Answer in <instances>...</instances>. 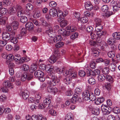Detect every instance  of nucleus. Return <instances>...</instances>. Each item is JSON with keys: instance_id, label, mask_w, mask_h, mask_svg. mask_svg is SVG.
I'll return each mask as SVG.
<instances>
[{"instance_id": "1", "label": "nucleus", "mask_w": 120, "mask_h": 120, "mask_svg": "<svg viewBox=\"0 0 120 120\" xmlns=\"http://www.w3.org/2000/svg\"><path fill=\"white\" fill-rule=\"evenodd\" d=\"M51 78L48 77H46V79L47 81V83L51 86H55L56 83L59 82L60 81L59 79L57 78L56 76L55 75L51 76Z\"/></svg>"}, {"instance_id": "2", "label": "nucleus", "mask_w": 120, "mask_h": 120, "mask_svg": "<svg viewBox=\"0 0 120 120\" xmlns=\"http://www.w3.org/2000/svg\"><path fill=\"white\" fill-rule=\"evenodd\" d=\"M54 67L53 66L50 64H48L46 65V71L48 74L45 77H49L51 78V76L54 75L53 72Z\"/></svg>"}, {"instance_id": "3", "label": "nucleus", "mask_w": 120, "mask_h": 120, "mask_svg": "<svg viewBox=\"0 0 120 120\" xmlns=\"http://www.w3.org/2000/svg\"><path fill=\"white\" fill-rule=\"evenodd\" d=\"M101 10L103 11L105 13V16L107 17L113 14V12L110 10L108 6L107 5H103L101 7Z\"/></svg>"}, {"instance_id": "4", "label": "nucleus", "mask_w": 120, "mask_h": 120, "mask_svg": "<svg viewBox=\"0 0 120 120\" xmlns=\"http://www.w3.org/2000/svg\"><path fill=\"white\" fill-rule=\"evenodd\" d=\"M95 28L97 35H104L106 34V33L105 32H104L101 30L103 28L101 24L96 25Z\"/></svg>"}, {"instance_id": "5", "label": "nucleus", "mask_w": 120, "mask_h": 120, "mask_svg": "<svg viewBox=\"0 0 120 120\" xmlns=\"http://www.w3.org/2000/svg\"><path fill=\"white\" fill-rule=\"evenodd\" d=\"M101 110L104 115H108L111 112L112 109L110 106L107 107L102 105L101 106Z\"/></svg>"}, {"instance_id": "6", "label": "nucleus", "mask_w": 120, "mask_h": 120, "mask_svg": "<svg viewBox=\"0 0 120 120\" xmlns=\"http://www.w3.org/2000/svg\"><path fill=\"white\" fill-rule=\"evenodd\" d=\"M14 32L13 31H11L10 32H5L3 33L2 35L3 39L7 41L10 40L11 36L13 35V33Z\"/></svg>"}, {"instance_id": "7", "label": "nucleus", "mask_w": 120, "mask_h": 120, "mask_svg": "<svg viewBox=\"0 0 120 120\" xmlns=\"http://www.w3.org/2000/svg\"><path fill=\"white\" fill-rule=\"evenodd\" d=\"M33 78V75L32 74L27 73H25L22 75L21 79L22 81H24L26 79L28 80H31Z\"/></svg>"}, {"instance_id": "8", "label": "nucleus", "mask_w": 120, "mask_h": 120, "mask_svg": "<svg viewBox=\"0 0 120 120\" xmlns=\"http://www.w3.org/2000/svg\"><path fill=\"white\" fill-rule=\"evenodd\" d=\"M59 33H60L61 35L64 37H66L69 36L70 33L68 31H67L64 29H59L58 31Z\"/></svg>"}, {"instance_id": "9", "label": "nucleus", "mask_w": 120, "mask_h": 120, "mask_svg": "<svg viewBox=\"0 0 120 120\" xmlns=\"http://www.w3.org/2000/svg\"><path fill=\"white\" fill-rule=\"evenodd\" d=\"M21 7L20 6H17L16 8L14 7L11 8H9L8 10V13L10 15H14L15 14L17 11V9L19 10L21 9Z\"/></svg>"}, {"instance_id": "10", "label": "nucleus", "mask_w": 120, "mask_h": 120, "mask_svg": "<svg viewBox=\"0 0 120 120\" xmlns=\"http://www.w3.org/2000/svg\"><path fill=\"white\" fill-rule=\"evenodd\" d=\"M72 100L73 101L72 102L73 103H75L76 102H80L82 101V99L80 96V95H77L76 94H74L72 98Z\"/></svg>"}, {"instance_id": "11", "label": "nucleus", "mask_w": 120, "mask_h": 120, "mask_svg": "<svg viewBox=\"0 0 120 120\" xmlns=\"http://www.w3.org/2000/svg\"><path fill=\"white\" fill-rule=\"evenodd\" d=\"M90 93L88 90L84 91L82 94L83 99L87 101L89 99V98Z\"/></svg>"}, {"instance_id": "12", "label": "nucleus", "mask_w": 120, "mask_h": 120, "mask_svg": "<svg viewBox=\"0 0 120 120\" xmlns=\"http://www.w3.org/2000/svg\"><path fill=\"white\" fill-rule=\"evenodd\" d=\"M44 75V73L40 70H37L34 73V75L37 78L42 77Z\"/></svg>"}, {"instance_id": "13", "label": "nucleus", "mask_w": 120, "mask_h": 120, "mask_svg": "<svg viewBox=\"0 0 120 120\" xmlns=\"http://www.w3.org/2000/svg\"><path fill=\"white\" fill-rule=\"evenodd\" d=\"M85 7L86 9L89 11H91L93 9V6L90 1H87L85 3Z\"/></svg>"}, {"instance_id": "14", "label": "nucleus", "mask_w": 120, "mask_h": 120, "mask_svg": "<svg viewBox=\"0 0 120 120\" xmlns=\"http://www.w3.org/2000/svg\"><path fill=\"white\" fill-rule=\"evenodd\" d=\"M65 28L66 30L69 32L70 33L75 31L76 30V27L74 26H68Z\"/></svg>"}, {"instance_id": "15", "label": "nucleus", "mask_w": 120, "mask_h": 120, "mask_svg": "<svg viewBox=\"0 0 120 120\" xmlns=\"http://www.w3.org/2000/svg\"><path fill=\"white\" fill-rule=\"evenodd\" d=\"M25 26L27 29L29 31H32L34 29V25L33 23L31 22H28L26 24Z\"/></svg>"}, {"instance_id": "16", "label": "nucleus", "mask_w": 120, "mask_h": 120, "mask_svg": "<svg viewBox=\"0 0 120 120\" xmlns=\"http://www.w3.org/2000/svg\"><path fill=\"white\" fill-rule=\"evenodd\" d=\"M120 8V2L118 1H116L115 4L113 6V10L114 12L116 11Z\"/></svg>"}, {"instance_id": "17", "label": "nucleus", "mask_w": 120, "mask_h": 120, "mask_svg": "<svg viewBox=\"0 0 120 120\" xmlns=\"http://www.w3.org/2000/svg\"><path fill=\"white\" fill-rule=\"evenodd\" d=\"M28 91L27 90H25L22 92L21 94L24 100H26L29 97Z\"/></svg>"}, {"instance_id": "18", "label": "nucleus", "mask_w": 120, "mask_h": 120, "mask_svg": "<svg viewBox=\"0 0 120 120\" xmlns=\"http://www.w3.org/2000/svg\"><path fill=\"white\" fill-rule=\"evenodd\" d=\"M49 15L53 17H54L57 15V10L55 8L51 9L49 11Z\"/></svg>"}, {"instance_id": "19", "label": "nucleus", "mask_w": 120, "mask_h": 120, "mask_svg": "<svg viewBox=\"0 0 120 120\" xmlns=\"http://www.w3.org/2000/svg\"><path fill=\"white\" fill-rule=\"evenodd\" d=\"M15 34V32L14 31L13 33V36H11L10 40V41L11 42L14 44H16L18 42L17 38H16Z\"/></svg>"}, {"instance_id": "20", "label": "nucleus", "mask_w": 120, "mask_h": 120, "mask_svg": "<svg viewBox=\"0 0 120 120\" xmlns=\"http://www.w3.org/2000/svg\"><path fill=\"white\" fill-rule=\"evenodd\" d=\"M58 21L59 22H60V25L63 28L67 24V21L66 20H63L62 19H60V18H59Z\"/></svg>"}, {"instance_id": "21", "label": "nucleus", "mask_w": 120, "mask_h": 120, "mask_svg": "<svg viewBox=\"0 0 120 120\" xmlns=\"http://www.w3.org/2000/svg\"><path fill=\"white\" fill-rule=\"evenodd\" d=\"M57 59V58L55 55H52L49 59V61L50 63L53 64L56 61Z\"/></svg>"}, {"instance_id": "22", "label": "nucleus", "mask_w": 120, "mask_h": 120, "mask_svg": "<svg viewBox=\"0 0 120 120\" xmlns=\"http://www.w3.org/2000/svg\"><path fill=\"white\" fill-rule=\"evenodd\" d=\"M100 111V109L98 108L95 107L92 109V113L94 115H98L99 114Z\"/></svg>"}, {"instance_id": "23", "label": "nucleus", "mask_w": 120, "mask_h": 120, "mask_svg": "<svg viewBox=\"0 0 120 120\" xmlns=\"http://www.w3.org/2000/svg\"><path fill=\"white\" fill-rule=\"evenodd\" d=\"M97 37L96 39V42L98 46H101L102 44V38L101 37L102 35H97Z\"/></svg>"}, {"instance_id": "24", "label": "nucleus", "mask_w": 120, "mask_h": 120, "mask_svg": "<svg viewBox=\"0 0 120 120\" xmlns=\"http://www.w3.org/2000/svg\"><path fill=\"white\" fill-rule=\"evenodd\" d=\"M46 33L47 34L49 37H53L54 35V33L52 28H50L48 30H47L46 31Z\"/></svg>"}, {"instance_id": "25", "label": "nucleus", "mask_w": 120, "mask_h": 120, "mask_svg": "<svg viewBox=\"0 0 120 120\" xmlns=\"http://www.w3.org/2000/svg\"><path fill=\"white\" fill-rule=\"evenodd\" d=\"M102 20L100 18L98 17H96L94 19V22L96 25L101 24Z\"/></svg>"}, {"instance_id": "26", "label": "nucleus", "mask_w": 120, "mask_h": 120, "mask_svg": "<svg viewBox=\"0 0 120 120\" xmlns=\"http://www.w3.org/2000/svg\"><path fill=\"white\" fill-rule=\"evenodd\" d=\"M70 75L71 79H76L77 78V74L75 71H71L70 73Z\"/></svg>"}, {"instance_id": "27", "label": "nucleus", "mask_w": 120, "mask_h": 120, "mask_svg": "<svg viewBox=\"0 0 120 120\" xmlns=\"http://www.w3.org/2000/svg\"><path fill=\"white\" fill-rule=\"evenodd\" d=\"M22 70L24 71L27 72L29 69V66L26 64H23L21 66Z\"/></svg>"}, {"instance_id": "28", "label": "nucleus", "mask_w": 120, "mask_h": 120, "mask_svg": "<svg viewBox=\"0 0 120 120\" xmlns=\"http://www.w3.org/2000/svg\"><path fill=\"white\" fill-rule=\"evenodd\" d=\"M105 79L106 80L110 83H112L113 82V78L109 75H107L105 76Z\"/></svg>"}, {"instance_id": "29", "label": "nucleus", "mask_w": 120, "mask_h": 120, "mask_svg": "<svg viewBox=\"0 0 120 120\" xmlns=\"http://www.w3.org/2000/svg\"><path fill=\"white\" fill-rule=\"evenodd\" d=\"M0 13L3 15H6L7 14L8 12V10L7 9L5 8H3L0 7Z\"/></svg>"}, {"instance_id": "30", "label": "nucleus", "mask_w": 120, "mask_h": 120, "mask_svg": "<svg viewBox=\"0 0 120 120\" xmlns=\"http://www.w3.org/2000/svg\"><path fill=\"white\" fill-rule=\"evenodd\" d=\"M115 40V39L113 37L109 38L107 40V43L109 45H110L112 44L113 43Z\"/></svg>"}, {"instance_id": "31", "label": "nucleus", "mask_w": 120, "mask_h": 120, "mask_svg": "<svg viewBox=\"0 0 120 120\" xmlns=\"http://www.w3.org/2000/svg\"><path fill=\"white\" fill-rule=\"evenodd\" d=\"M112 36L115 38L117 40L120 39V32H116L114 33L112 35Z\"/></svg>"}, {"instance_id": "32", "label": "nucleus", "mask_w": 120, "mask_h": 120, "mask_svg": "<svg viewBox=\"0 0 120 120\" xmlns=\"http://www.w3.org/2000/svg\"><path fill=\"white\" fill-rule=\"evenodd\" d=\"M100 50L97 48H95L93 49V53L95 54L94 56H99L100 52Z\"/></svg>"}, {"instance_id": "33", "label": "nucleus", "mask_w": 120, "mask_h": 120, "mask_svg": "<svg viewBox=\"0 0 120 120\" xmlns=\"http://www.w3.org/2000/svg\"><path fill=\"white\" fill-rule=\"evenodd\" d=\"M19 23L17 21L13 22L11 24V25L14 30H16L18 27Z\"/></svg>"}, {"instance_id": "34", "label": "nucleus", "mask_w": 120, "mask_h": 120, "mask_svg": "<svg viewBox=\"0 0 120 120\" xmlns=\"http://www.w3.org/2000/svg\"><path fill=\"white\" fill-rule=\"evenodd\" d=\"M37 66L36 64H32L30 69V73L34 72L37 69Z\"/></svg>"}, {"instance_id": "35", "label": "nucleus", "mask_w": 120, "mask_h": 120, "mask_svg": "<svg viewBox=\"0 0 120 120\" xmlns=\"http://www.w3.org/2000/svg\"><path fill=\"white\" fill-rule=\"evenodd\" d=\"M62 38L61 36L60 35H57L56 37L55 38L53 41L55 43H56L57 42H59L61 40Z\"/></svg>"}, {"instance_id": "36", "label": "nucleus", "mask_w": 120, "mask_h": 120, "mask_svg": "<svg viewBox=\"0 0 120 120\" xmlns=\"http://www.w3.org/2000/svg\"><path fill=\"white\" fill-rule=\"evenodd\" d=\"M115 52L112 51H111L107 53V55L110 58H113L115 56Z\"/></svg>"}, {"instance_id": "37", "label": "nucleus", "mask_w": 120, "mask_h": 120, "mask_svg": "<svg viewBox=\"0 0 120 120\" xmlns=\"http://www.w3.org/2000/svg\"><path fill=\"white\" fill-rule=\"evenodd\" d=\"M63 81L66 84H69L71 82L70 77L68 76L65 77Z\"/></svg>"}, {"instance_id": "38", "label": "nucleus", "mask_w": 120, "mask_h": 120, "mask_svg": "<svg viewBox=\"0 0 120 120\" xmlns=\"http://www.w3.org/2000/svg\"><path fill=\"white\" fill-rule=\"evenodd\" d=\"M78 33L77 32H75L73 33L70 36L71 39L74 40L77 38L78 36Z\"/></svg>"}, {"instance_id": "39", "label": "nucleus", "mask_w": 120, "mask_h": 120, "mask_svg": "<svg viewBox=\"0 0 120 120\" xmlns=\"http://www.w3.org/2000/svg\"><path fill=\"white\" fill-rule=\"evenodd\" d=\"M40 15V11H38L36 10L34 13L33 17L35 18H39Z\"/></svg>"}, {"instance_id": "40", "label": "nucleus", "mask_w": 120, "mask_h": 120, "mask_svg": "<svg viewBox=\"0 0 120 120\" xmlns=\"http://www.w3.org/2000/svg\"><path fill=\"white\" fill-rule=\"evenodd\" d=\"M105 76L102 74L99 75L98 76V80L100 82L104 81L105 80Z\"/></svg>"}, {"instance_id": "41", "label": "nucleus", "mask_w": 120, "mask_h": 120, "mask_svg": "<svg viewBox=\"0 0 120 120\" xmlns=\"http://www.w3.org/2000/svg\"><path fill=\"white\" fill-rule=\"evenodd\" d=\"M4 86L9 87L11 86V84L10 82L8 80L5 81L3 82Z\"/></svg>"}, {"instance_id": "42", "label": "nucleus", "mask_w": 120, "mask_h": 120, "mask_svg": "<svg viewBox=\"0 0 120 120\" xmlns=\"http://www.w3.org/2000/svg\"><path fill=\"white\" fill-rule=\"evenodd\" d=\"M88 83L91 85H93L96 83L95 80L93 78H90L88 80Z\"/></svg>"}, {"instance_id": "43", "label": "nucleus", "mask_w": 120, "mask_h": 120, "mask_svg": "<svg viewBox=\"0 0 120 120\" xmlns=\"http://www.w3.org/2000/svg\"><path fill=\"white\" fill-rule=\"evenodd\" d=\"M51 102V100L50 98H46L44 101V104L46 105H49L50 104Z\"/></svg>"}, {"instance_id": "44", "label": "nucleus", "mask_w": 120, "mask_h": 120, "mask_svg": "<svg viewBox=\"0 0 120 120\" xmlns=\"http://www.w3.org/2000/svg\"><path fill=\"white\" fill-rule=\"evenodd\" d=\"M109 69L108 68L105 67L102 70V72L105 75H104L106 76L109 73Z\"/></svg>"}, {"instance_id": "45", "label": "nucleus", "mask_w": 120, "mask_h": 120, "mask_svg": "<svg viewBox=\"0 0 120 120\" xmlns=\"http://www.w3.org/2000/svg\"><path fill=\"white\" fill-rule=\"evenodd\" d=\"M7 18L6 17H3L0 20V22L2 25H4L6 23V20H7Z\"/></svg>"}, {"instance_id": "46", "label": "nucleus", "mask_w": 120, "mask_h": 120, "mask_svg": "<svg viewBox=\"0 0 120 120\" xmlns=\"http://www.w3.org/2000/svg\"><path fill=\"white\" fill-rule=\"evenodd\" d=\"M14 56L12 54H9L6 57L7 59L9 60L10 61L14 60Z\"/></svg>"}, {"instance_id": "47", "label": "nucleus", "mask_w": 120, "mask_h": 120, "mask_svg": "<svg viewBox=\"0 0 120 120\" xmlns=\"http://www.w3.org/2000/svg\"><path fill=\"white\" fill-rule=\"evenodd\" d=\"M82 91V89L81 87H76L75 89V92L76 94L77 95L80 94Z\"/></svg>"}, {"instance_id": "48", "label": "nucleus", "mask_w": 120, "mask_h": 120, "mask_svg": "<svg viewBox=\"0 0 120 120\" xmlns=\"http://www.w3.org/2000/svg\"><path fill=\"white\" fill-rule=\"evenodd\" d=\"M96 97L93 93H90V95L89 98L90 100L93 101L95 100L96 99Z\"/></svg>"}, {"instance_id": "49", "label": "nucleus", "mask_w": 120, "mask_h": 120, "mask_svg": "<svg viewBox=\"0 0 120 120\" xmlns=\"http://www.w3.org/2000/svg\"><path fill=\"white\" fill-rule=\"evenodd\" d=\"M113 112L116 114H119L120 112V109L119 107H115L113 109Z\"/></svg>"}, {"instance_id": "50", "label": "nucleus", "mask_w": 120, "mask_h": 120, "mask_svg": "<svg viewBox=\"0 0 120 120\" xmlns=\"http://www.w3.org/2000/svg\"><path fill=\"white\" fill-rule=\"evenodd\" d=\"M79 76L81 77H84L86 74V72L83 70H80L78 72Z\"/></svg>"}, {"instance_id": "51", "label": "nucleus", "mask_w": 120, "mask_h": 120, "mask_svg": "<svg viewBox=\"0 0 120 120\" xmlns=\"http://www.w3.org/2000/svg\"><path fill=\"white\" fill-rule=\"evenodd\" d=\"M56 43V44L55 45L56 47L58 48L62 47L64 45V43L61 41L57 42Z\"/></svg>"}, {"instance_id": "52", "label": "nucleus", "mask_w": 120, "mask_h": 120, "mask_svg": "<svg viewBox=\"0 0 120 120\" xmlns=\"http://www.w3.org/2000/svg\"><path fill=\"white\" fill-rule=\"evenodd\" d=\"M3 5L6 6L9 5L11 3L10 0H3Z\"/></svg>"}, {"instance_id": "53", "label": "nucleus", "mask_w": 120, "mask_h": 120, "mask_svg": "<svg viewBox=\"0 0 120 120\" xmlns=\"http://www.w3.org/2000/svg\"><path fill=\"white\" fill-rule=\"evenodd\" d=\"M100 70L98 69H96L94 70L93 71L92 75L93 76H96V75H100Z\"/></svg>"}, {"instance_id": "54", "label": "nucleus", "mask_w": 120, "mask_h": 120, "mask_svg": "<svg viewBox=\"0 0 120 120\" xmlns=\"http://www.w3.org/2000/svg\"><path fill=\"white\" fill-rule=\"evenodd\" d=\"M26 9L29 11H31L32 10L33 7L31 4L28 3L26 5Z\"/></svg>"}, {"instance_id": "55", "label": "nucleus", "mask_w": 120, "mask_h": 120, "mask_svg": "<svg viewBox=\"0 0 120 120\" xmlns=\"http://www.w3.org/2000/svg\"><path fill=\"white\" fill-rule=\"evenodd\" d=\"M20 21L23 23H24L26 22L27 21V17L25 16H22L20 19Z\"/></svg>"}, {"instance_id": "56", "label": "nucleus", "mask_w": 120, "mask_h": 120, "mask_svg": "<svg viewBox=\"0 0 120 120\" xmlns=\"http://www.w3.org/2000/svg\"><path fill=\"white\" fill-rule=\"evenodd\" d=\"M7 43V41L6 40L3 39V40L0 41V45L2 47L6 45Z\"/></svg>"}, {"instance_id": "57", "label": "nucleus", "mask_w": 120, "mask_h": 120, "mask_svg": "<svg viewBox=\"0 0 120 120\" xmlns=\"http://www.w3.org/2000/svg\"><path fill=\"white\" fill-rule=\"evenodd\" d=\"M57 5L56 3L54 1H51L49 3V5L50 7L54 8Z\"/></svg>"}, {"instance_id": "58", "label": "nucleus", "mask_w": 120, "mask_h": 120, "mask_svg": "<svg viewBox=\"0 0 120 120\" xmlns=\"http://www.w3.org/2000/svg\"><path fill=\"white\" fill-rule=\"evenodd\" d=\"M65 120H73V119L70 114H67L65 116Z\"/></svg>"}, {"instance_id": "59", "label": "nucleus", "mask_w": 120, "mask_h": 120, "mask_svg": "<svg viewBox=\"0 0 120 120\" xmlns=\"http://www.w3.org/2000/svg\"><path fill=\"white\" fill-rule=\"evenodd\" d=\"M46 105L44 104L43 103H39L37 105V107L38 109H44L46 107Z\"/></svg>"}, {"instance_id": "60", "label": "nucleus", "mask_w": 120, "mask_h": 120, "mask_svg": "<svg viewBox=\"0 0 120 120\" xmlns=\"http://www.w3.org/2000/svg\"><path fill=\"white\" fill-rule=\"evenodd\" d=\"M86 73L87 74V75L88 76L91 75L93 73V71L91 69L88 68H86Z\"/></svg>"}, {"instance_id": "61", "label": "nucleus", "mask_w": 120, "mask_h": 120, "mask_svg": "<svg viewBox=\"0 0 120 120\" xmlns=\"http://www.w3.org/2000/svg\"><path fill=\"white\" fill-rule=\"evenodd\" d=\"M88 21V18L86 17H82L80 19L81 22L82 23H86Z\"/></svg>"}, {"instance_id": "62", "label": "nucleus", "mask_w": 120, "mask_h": 120, "mask_svg": "<svg viewBox=\"0 0 120 120\" xmlns=\"http://www.w3.org/2000/svg\"><path fill=\"white\" fill-rule=\"evenodd\" d=\"M14 60L15 61H18L21 59V57L20 55L17 54L14 56Z\"/></svg>"}, {"instance_id": "63", "label": "nucleus", "mask_w": 120, "mask_h": 120, "mask_svg": "<svg viewBox=\"0 0 120 120\" xmlns=\"http://www.w3.org/2000/svg\"><path fill=\"white\" fill-rule=\"evenodd\" d=\"M89 44L90 45L92 46L95 47L98 46L97 44V42L93 40H91L90 41Z\"/></svg>"}, {"instance_id": "64", "label": "nucleus", "mask_w": 120, "mask_h": 120, "mask_svg": "<svg viewBox=\"0 0 120 120\" xmlns=\"http://www.w3.org/2000/svg\"><path fill=\"white\" fill-rule=\"evenodd\" d=\"M41 25L45 27H47L50 26L47 22L45 21H43L41 23Z\"/></svg>"}]
</instances>
